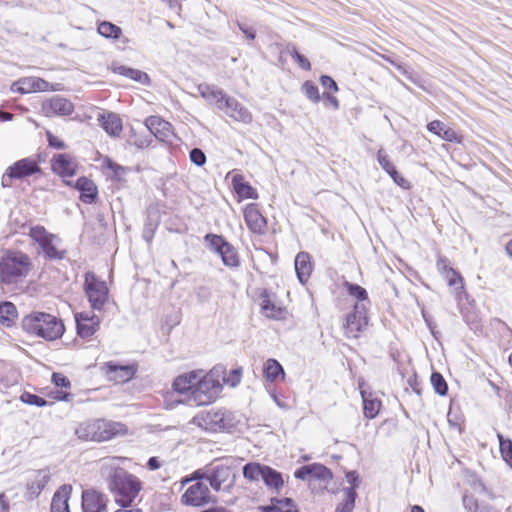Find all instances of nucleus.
I'll use <instances>...</instances> for the list:
<instances>
[{
    "mask_svg": "<svg viewBox=\"0 0 512 512\" xmlns=\"http://www.w3.org/2000/svg\"><path fill=\"white\" fill-rule=\"evenodd\" d=\"M31 267L28 255L21 251H6L0 258V281L13 284L26 277Z\"/></svg>",
    "mask_w": 512,
    "mask_h": 512,
    "instance_id": "5",
    "label": "nucleus"
},
{
    "mask_svg": "<svg viewBox=\"0 0 512 512\" xmlns=\"http://www.w3.org/2000/svg\"><path fill=\"white\" fill-rule=\"evenodd\" d=\"M345 287L347 288L349 295L357 298L359 301H361L360 303H363V301L368 300L367 291L360 285L345 282Z\"/></svg>",
    "mask_w": 512,
    "mask_h": 512,
    "instance_id": "45",
    "label": "nucleus"
},
{
    "mask_svg": "<svg viewBox=\"0 0 512 512\" xmlns=\"http://www.w3.org/2000/svg\"><path fill=\"white\" fill-rule=\"evenodd\" d=\"M287 52L303 70L309 71L311 69L309 60L304 55L300 54L294 45H288Z\"/></svg>",
    "mask_w": 512,
    "mask_h": 512,
    "instance_id": "44",
    "label": "nucleus"
},
{
    "mask_svg": "<svg viewBox=\"0 0 512 512\" xmlns=\"http://www.w3.org/2000/svg\"><path fill=\"white\" fill-rule=\"evenodd\" d=\"M234 190L241 198L257 199L258 193L248 182L244 181L243 176L235 175L232 179Z\"/></svg>",
    "mask_w": 512,
    "mask_h": 512,
    "instance_id": "30",
    "label": "nucleus"
},
{
    "mask_svg": "<svg viewBox=\"0 0 512 512\" xmlns=\"http://www.w3.org/2000/svg\"><path fill=\"white\" fill-rule=\"evenodd\" d=\"M377 159L381 168L386 172H390L394 168V165L390 162L388 155L385 154L382 149L378 151Z\"/></svg>",
    "mask_w": 512,
    "mask_h": 512,
    "instance_id": "49",
    "label": "nucleus"
},
{
    "mask_svg": "<svg viewBox=\"0 0 512 512\" xmlns=\"http://www.w3.org/2000/svg\"><path fill=\"white\" fill-rule=\"evenodd\" d=\"M463 505L469 512H478L479 505L477 499L472 495L463 496Z\"/></svg>",
    "mask_w": 512,
    "mask_h": 512,
    "instance_id": "50",
    "label": "nucleus"
},
{
    "mask_svg": "<svg viewBox=\"0 0 512 512\" xmlns=\"http://www.w3.org/2000/svg\"><path fill=\"white\" fill-rule=\"evenodd\" d=\"M192 423L208 432L229 430L235 426V417L226 409H212L193 417Z\"/></svg>",
    "mask_w": 512,
    "mask_h": 512,
    "instance_id": "6",
    "label": "nucleus"
},
{
    "mask_svg": "<svg viewBox=\"0 0 512 512\" xmlns=\"http://www.w3.org/2000/svg\"><path fill=\"white\" fill-rule=\"evenodd\" d=\"M13 179H15V178L11 175L10 171L7 169L5 174L1 178V185L3 187H10L11 186V181Z\"/></svg>",
    "mask_w": 512,
    "mask_h": 512,
    "instance_id": "60",
    "label": "nucleus"
},
{
    "mask_svg": "<svg viewBox=\"0 0 512 512\" xmlns=\"http://www.w3.org/2000/svg\"><path fill=\"white\" fill-rule=\"evenodd\" d=\"M235 473L233 469L224 464H217L209 466V481L210 487L214 491L230 492L235 484Z\"/></svg>",
    "mask_w": 512,
    "mask_h": 512,
    "instance_id": "12",
    "label": "nucleus"
},
{
    "mask_svg": "<svg viewBox=\"0 0 512 512\" xmlns=\"http://www.w3.org/2000/svg\"><path fill=\"white\" fill-rule=\"evenodd\" d=\"M431 384L435 390L436 393H438L441 396H444L447 394L448 386L443 378V376L438 372H433L431 375Z\"/></svg>",
    "mask_w": 512,
    "mask_h": 512,
    "instance_id": "43",
    "label": "nucleus"
},
{
    "mask_svg": "<svg viewBox=\"0 0 512 512\" xmlns=\"http://www.w3.org/2000/svg\"><path fill=\"white\" fill-rule=\"evenodd\" d=\"M52 381L57 387L70 388L71 386L70 380L62 373H53Z\"/></svg>",
    "mask_w": 512,
    "mask_h": 512,
    "instance_id": "51",
    "label": "nucleus"
},
{
    "mask_svg": "<svg viewBox=\"0 0 512 512\" xmlns=\"http://www.w3.org/2000/svg\"><path fill=\"white\" fill-rule=\"evenodd\" d=\"M437 266L439 270L446 273V279L450 286H455L458 283L462 284L461 276L453 268H448L444 260H439Z\"/></svg>",
    "mask_w": 512,
    "mask_h": 512,
    "instance_id": "42",
    "label": "nucleus"
},
{
    "mask_svg": "<svg viewBox=\"0 0 512 512\" xmlns=\"http://www.w3.org/2000/svg\"><path fill=\"white\" fill-rule=\"evenodd\" d=\"M21 400L24 403H27V404H30V405H36L38 407H43L47 403V401L44 398L39 397V396H37L35 394H31V393H24L21 396Z\"/></svg>",
    "mask_w": 512,
    "mask_h": 512,
    "instance_id": "47",
    "label": "nucleus"
},
{
    "mask_svg": "<svg viewBox=\"0 0 512 512\" xmlns=\"http://www.w3.org/2000/svg\"><path fill=\"white\" fill-rule=\"evenodd\" d=\"M147 467L151 471H155L161 467V463L158 457H151L147 462Z\"/></svg>",
    "mask_w": 512,
    "mask_h": 512,
    "instance_id": "59",
    "label": "nucleus"
},
{
    "mask_svg": "<svg viewBox=\"0 0 512 512\" xmlns=\"http://www.w3.org/2000/svg\"><path fill=\"white\" fill-rule=\"evenodd\" d=\"M191 479L197 482L209 481V466L198 469L191 474Z\"/></svg>",
    "mask_w": 512,
    "mask_h": 512,
    "instance_id": "52",
    "label": "nucleus"
},
{
    "mask_svg": "<svg viewBox=\"0 0 512 512\" xmlns=\"http://www.w3.org/2000/svg\"><path fill=\"white\" fill-rule=\"evenodd\" d=\"M8 170L15 179H22L39 172L40 167L36 161L24 158L9 166Z\"/></svg>",
    "mask_w": 512,
    "mask_h": 512,
    "instance_id": "23",
    "label": "nucleus"
},
{
    "mask_svg": "<svg viewBox=\"0 0 512 512\" xmlns=\"http://www.w3.org/2000/svg\"><path fill=\"white\" fill-rule=\"evenodd\" d=\"M112 70L119 75L135 80L141 84H147L149 82L148 75L138 69H133L124 65H113Z\"/></svg>",
    "mask_w": 512,
    "mask_h": 512,
    "instance_id": "32",
    "label": "nucleus"
},
{
    "mask_svg": "<svg viewBox=\"0 0 512 512\" xmlns=\"http://www.w3.org/2000/svg\"><path fill=\"white\" fill-rule=\"evenodd\" d=\"M320 82L323 87L332 90L334 92L338 91L337 83L328 75H322L320 77Z\"/></svg>",
    "mask_w": 512,
    "mask_h": 512,
    "instance_id": "53",
    "label": "nucleus"
},
{
    "mask_svg": "<svg viewBox=\"0 0 512 512\" xmlns=\"http://www.w3.org/2000/svg\"><path fill=\"white\" fill-rule=\"evenodd\" d=\"M73 111V103L59 95H55L42 103V112L47 117L68 116Z\"/></svg>",
    "mask_w": 512,
    "mask_h": 512,
    "instance_id": "16",
    "label": "nucleus"
},
{
    "mask_svg": "<svg viewBox=\"0 0 512 512\" xmlns=\"http://www.w3.org/2000/svg\"><path fill=\"white\" fill-rule=\"evenodd\" d=\"M50 472L47 469H41L33 474L30 482L27 484V490L32 497H37L50 481Z\"/></svg>",
    "mask_w": 512,
    "mask_h": 512,
    "instance_id": "27",
    "label": "nucleus"
},
{
    "mask_svg": "<svg viewBox=\"0 0 512 512\" xmlns=\"http://www.w3.org/2000/svg\"><path fill=\"white\" fill-rule=\"evenodd\" d=\"M77 333L81 338H89L99 329L100 318L95 314L79 313L75 315Z\"/></svg>",
    "mask_w": 512,
    "mask_h": 512,
    "instance_id": "18",
    "label": "nucleus"
},
{
    "mask_svg": "<svg viewBox=\"0 0 512 512\" xmlns=\"http://www.w3.org/2000/svg\"><path fill=\"white\" fill-rule=\"evenodd\" d=\"M115 512H142V509L132 505L131 507H121Z\"/></svg>",
    "mask_w": 512,
    "mask_h": 512,
    "instance_id": "63",
    "label": "nucleus"
},
{
    "mask_svg": "<svg viewBox=\"0 0 512 512\" xmlns=\"http://www.w3.org/2000/svg\"><path fill=\"white\" fill-rule=\"evenodd\" d=\"M51 512H70L68 497L64 492H56L51 501Z\"/></svg>",
    "mask_w": 512,
    "mask_h": 512,
    "instance_id": "38",
    "label": "nucleus"
},
{
    "mask_svg": "<svg viewBox=\"0 0 512 512\" xmlns=\"http://www.w3.org/2000/svg\"><path fill=\"white\" fill-rule=\"evenodd\" d=\"M302 91L308 99L317 103L320 101L319 89L310 81L304 82L302 85Z\"/></svg>",
    "mask_w": 512,
    "mask_h": 512,
    "instance_id": "46",
    "label": "nucleus"
},
{
    "mask_svg": "<svg viewBox=\"0 0 512 512\" xmlns=\"http://www.w3.org/2000/svg\"><path fill=\"white\" fill-rule=\"evenodd\" d=\"M295 271L302 284L308 281L312 272V263L307 252H299L297 254L295 258Z\"/></svg>",
    "mask_w": 512,
    "mask_h": 512,
    "instance_id": "26",
    "label": "nucleus"
},
{
    "mask_svg": "<svg viewBox=\"0 0 512 512\" xmlns=\"http://www.w3.org/2000/svg\"><path fill=\"white\" fill-rule=\"evenodd\" d=\"M238 27H239V29H240V30H241V31L246 35V37H247L248 39H251V40L255 39V37H256V32H255V30H254V29L249 28V27L245 26V25H244V24H242V23H238Z\"/></svg>",
    "mask_w": 512,
    "mask_h": 512,
    "instance_id": "57",
    "label": "nucleus"
},
{
    "mask_svg": "<svg viewBox=\"0 0 512 512\" xmlns=\"http://www.w3.org/2000/svg\"><path fill=\"white\" fill-rule=\"evenodd\" d=\"M18 312L16 306L12 302L0 303V323L10 326L17 318Z\"/></svg>",
    "mask_w": 512,
    "mask_h": 512,
    "instance_id": "35",
    "label": "nucleus"
},
{
    "mask_svg": "<svg viewBox=\"0 0 512 512\" xmlns=\"http://www.w3.org/2000/svg\"><path fill=\"white\" fill-rule=\"evenodd\" d=\"M190 159L197 166H203L206 162V156L199 148H194L190 151Z\"/></svg>",
    "mask_w": 512,
    "mask_h": 512,
    "instance_id": "48",
    "label": "nucleus"
},
{
    "mask_svg": "<svg viewBox=\"0 0 512 512\" xmlns=\"http://www.w3.org/2000/svg\"><path fill=\"white\" fill-rule=\"evenodd\" d=\"M216 502L217 497L211 493L204 482L192 484L181 496V503L186 506L202 507Z\"/></svg>",
    "mask_w": 512,
    "mask_h": 512,
    "instance_id": "11",
    "label": "nucleus"
},
{
    "mask_svg": "<svg viewBox=\"0 0 512 512\" xmlns=\"http://www.w3.org/2000/svg\"><path fill=\"white\" fill-rule=\"evenodd\" d=\"M343 491L345 494V500L337 506L335 512H352L357 493L354 488H345Z\"/></svg>",
    "mask_w": 512,
    "mask_h": 512,
    "instance_id": "39",
    "label": "nucleus"
},
{
    "mask_svg": "<svg viewBox=\"0 0 512 512\" xmlns=\"http://www.w3.org/2000/svg\"><path fill=\"white\" fill-rule=\"evenodd\" d=\"M384 60L388 61L389 63H391L393 66H395L397 68V70H399L402 74L406 75L407 74V70L404 66H402L401 64L395 62L394 60H392L390 57L386 56V55H380Z\"/></svg>",
    "mask_w": 512,
    "mask_h": 512,
    "instance_id": "61",
    "label": "nucleus"
},
{
    "mask_svg": "<svg viewBox=\"0 0 512 512\" xmlns=\"http://www.w3.org/2000/svg\"><path fill=\"white\" fill-rule=\"evenodd\" d=\"M84 290L94 310H101L108 300V287L105 281L96 277L93 272L84 275Z\"/></svg>",
    "mask_w": 512,
    "mask_h": 512,
    "instance_id": "9",
    "label": "nucleus"
},
{
    "mask_svg": "<svg viewBox=\"0 0 512 512\" xmlns=\"http://www.w3.org/2000/svg\"><path fill=\"white\" fill-rule=\"evenodd\" d=\"M135 370L131 366H109L110 378L117 382H126L134 376Z\"/></svg>",
    "mask_w": 512,
    "mask_h": 512,
    "instance_id": "36",
    "label": "nucleus"
},
{
    "mask_svg": "<svg viewBox=\"0 0 512 512\" xmlns=\"http://www.w3.org/2000/svg\"><path fill=\"white\" fill-rule=\"evenodd\" d=\"M266 465L260 463H248L243 467V476L249 481L262 479Z\"/></svg>",
    "mask_w": 512,
    "mask_h": 512,
    "instance_id": "37",
    "label": "nucleus"
},
{
    "mask_svg": "<svg viewBox=\"0 0 512 512\" xmlns=\"http://www.w3.org/2000/svg\"><path fill=\"white\" fill-rule=\"evenodd\" d=\"M367 325V306L365 303H356L353 312L346 316L344 323L346 337L357 338L366 329Z\"/></svg>",
    "mask_w": 512,
    "mask_h": 512,
    "instance_id": "14",
    "label": "nucleus"
},
{
    "mask_svg": "<svg viewBox=\"0 0 512 512\" xmlns=\"http://www.w3.org/2000/svg\"><path fill=\"white\" fill-rule=\"evenodd\" d=\"M427 130L441 139L448 142H461L460 136L450 127L446 126L442 121L433 120L427 124Z\"/></svg>",
    "mask_w": 512,
    "mask_h": 512,
    "instance_id": "25",
    "label": "nucleus"
},
{
    "mask_svg": "<svg viewBox=\"0 0 512 512\" xmlns=\"http://www.w3.org/2000/svg\"><path fill=\"white\" fill-rule=\"evenodd\" d=\"M264 472L262 480L265 485L270 489L279 491L284 485L282 474L269 466H266Z\"/></svg>",
    "mask_w": 512,
    "mask_h": 512,
    "instance_id": "33",
    "label": "nucleus"
},
{
    "mask_svg": "<svg viewBox=\"0 0 512 512\" xmlns=\"http://www.w3.org/2000/svg\"><path fill=\"white\" fill-rule=\"evenodd\" d=\"M500 452L504 461L512 468V441L500 433L497 434Z\"/></svg>",
    "mask_w": 512,
    "mask_h": 512,
    "instance_id": "40",
    "label": "nucleus"
},
{
    "mask_svg": "<svg viewBox=\"0 0 512 512\" xmlns=\"http://www.w3.org/2000/svg\"><path fill=\"white\" fill-rule=\"evenodd\" d=\"M207 247L217 253L225 266L237 268L240 265V259L237 250L222 235L208 233L204 237Z\"/></svg>",
    "mask_w": 512,
    "mask_h": 512,
    "instance_id": "8",
    "label": "nucleus"
},
{
    "mask_svg": "<svg viewBox=\"0 0 512 512\" xmlns=\"http://www.w3.org/2000/svg\"><path fill=\"white\" fill-rule=\"evenodd\" d=\"M244 220L247 227L256 234H264L267 228L266 218L261 214L258 205L248 204L244 209Z\"/></svg>",
    "mask_w": 512,
    "mask_h": 512,
    "instance_id": "17",
    "label": "nucleus"
},
{
    "mask_svg": "<svg viewBox=\"0 0 512 512\" xmlns=\"http://www.w3.org/2000/svg\"><path fill=\"white\" fill-rule=\"evenodd\" d=\"M260 299L261 312L265 317L274 320H281L285 317V309L276 302L275 297L267 290L261 293Z\"/></svg>",
    "mask_w": 512,
    "mask_h": 512,
    "instance_id": "20",
    "label": "nucleus"
},
{
    "mask_svg": "<svg viewBox=\"0 0 512 512\" xmlns=\"http://www.w3.org/2000/svg\"><path fill=\"white\" fill-rule=\"evenodd\" d=\"M29 236L40 245L47 258L62 259L64 257V251L58 250L54 242L58 238L49 233L43 226L31 227Z\"/></svg>",
    "mask_w": 512,
    "mask_h": 512,
    "instance_id": "13",
    "label": "nucleus"
},
{
    "mask_svg": "<svg viewBox=\"0 0 512 512\" xmlns=\"http://www.w3.org/2000/svg\"><path fill=\"white\" fill-rule=\"evenodd\" d=\"M51 168L61 177H71L76 173V160L69 154H57L51 160Z\"/></svg>",
    "mask_w": 512,
    "mask_h": 512,
    "instance_id": "19",
    "label": "nucleus"
},
{
    "mask_svg": "<svg viewBox=\"0 0 512 512\" xmlns=\"http://www.w3.org/2000/svg\"><path fill=\"white\" fill-rule=\"evenodd\" d=\"M294 476L297 479L307 481L310 485H313L314 482H318L321 488L324 489L333 478L331 470L319 463L304 465L298 468L294 472Z\"/></svg>",
    "mask_w": 512,
    "mask_h": 512,
    "instance_id": "10",
    "label": "nucleus"
},
{
    "mask_svg": "<svg viewBox=\"0 0 512 512\" xmlns=\"http://www.w3.org/2000/svg\"><path fill=\"white\" fill-rule=\"evenodd\" d=\"M50 88V84L42 78L38 77H25L19 79L11 86L12 91L19 92L21 94H27L31 92L47 91Z\"/></svg>",
    "mask_w": 512,
    "mask_h": 512,
    "instance_id": "21",
    "label": "nucleus"
},
{
    "mask_svg": "<svg viewBox=\"0 0 512 512\" xmlns=\"http://www.w3.org/2000/svg\"><path fill=\"white\" fill-rule=\"evenodd\" d=\"M263 373L267 381L274 382L279 376L284 378L282 365L275 359H268L263 366Z\"/></svg>",
    "mask_w": 512,
    "mask_h": 512,
    "instance_id": "34",
    "label": "nucleus"
},
{
    "mask_svg": "<svg viewBox=\"0 0 512 512\" xmlns=\"http://www.w3.org/2000/svg\"><path fill=\"white\" fill-rule=\"evenodd\" d=\"M327 100L334 106L335 109H338L339 107V101L336 97L332 96L331 94H325Z\"/></svg>",
    "mask_w": 512,
    "mask_h": 512,
    "instance_id": "64",
    "label": "nucleus"
},
{
    "mask_svg": "<svg viewBox=\"0 0 512 512\" xmlns=\"http://www.w3.org/2000/svg\"><path fill=\"white\" fill-rule=\"evenodd\" d=\"M75 188L81 193V201L87 204L93 203L98 195L97 186L87 177L78 178L75 183Z\"/></svg>",
    "mask_w": 512,
    "mask_h": 512,
    "instance_id": "24",
    "label": "nucleus"
},
{
    "mask_svg": "<svg viewBox=\"0 0 512 512\" xmlns=\"http://www.w3.org/2000/svg\"><path fill=\"white\" fill-rule=\"evenodd\" d=\"M263 512H291V511H290V509L283 510L279 506L272 505V506L263 507Z\"/></svg>",
    "mask_w": 512,
    "mask_h": 512,
    "instance_id": "62",
    "label": "nucleus"
},
{
    "mask_svg": "<svg viewBox=\"0 0 512 512\" xmlns=\"http://www.w3.org/2000/svg\"><path fill=\"white\" fill-rule=\"evenodd\" d=\"M199 379V371H191L189 373L179 375L173 382V389L181 394L193 391Z\"/></svg>",
    "mask_w": 512,
    "mask_h": 512,
    "instance_id": "28",
    "label": "nucleus"
},
{
    "mask_svg": "<svg viewBox=\"0 0 512 512\" xmlns=\"http://www.w3.org/2000/svg\"><path fill=\"white\" fill-rule=\"evenodd\" d=\"M22 327L27 333L53 341L60 338L65 327L61 319L45 312H32L22 319Z\"/></svg>",
    "mask_w": 512,
    "mask_h": 512,
    "instance_id": "3",
    "label": "nucleus"
},
{
    "mask_svg": "<svg viewBox=\"0 0 512 512\" xmlns=\"http://www.w3.org/2000/svg\"><path fill=\"white\" fill-rule=\"evenodd\" d=\"M347 481L352 485L351 488L356 489L358 487V475L355 471H350L346 474Z\"/></svg>",
    "mask_w": 512,
    "mask_h": 512,
    "instance_id": "58",
    "label": "nucleus"
},
{
    "mask_svg": "<svg viewBox=\"0 0 512 512\" xmlns=\"http://www.w3.org/2000/svg\"><path fill=\"white\" fill-rule=\"evenodd\" d=\"M221 389L222 385L214 377L213 371L206 375H202V371H199V379L192 391V399L197 405H207L217 398Z\"/></svg>",
    "mask_w": 512,
    "mask_h": 512,
    "instance_id": "7",
    "label": "nucleus"
},
{
    "mask_svg": "<svg viewBox=\"0 0 512 512\" xmlns=\"http://www.w3.org/2000/svg\"><path fill=\"white\" fill-rule=\"evenodd\" d=\"M98 32L100 35L106 38L118 39L122 33V30L117 25L104 21L99 24Z\"/></svg>",
    "mask_w": 512,
    "mask_h": 512,
    "instance_id": "41",
    "label": "nucleus"
},
{
    "mask_svg": "<svg viewBox=\"0 0 512 512\" xmlns=\"http://www.w3.org/2000/svg\"><path fill=\"white\" fill-rule=\"evenodd\" d=\"M146 127L160 141H168L173 135L171 124L158 116L146 119Z\"/></svg>",
    "mask_w": 512,
    "mask_h": 512,
    "instance_id": "22",
    "label": "nucleus"
},
{
    "mask_svg": "<svg viewBox=\"0 0 512 512\" xmlns=\"http://www.w3.org/2000/svg\"><path fill=\"white\" fill-rule=\"evenodd\" d=\"M393 181L400 187L404 188V189H409L410 188V183L408 180H406L403 176H401L399 173H396L395 175H393L392 177Z\"/></svg>",
    "mask_w": 512,
    "mask_h": 512,
    "instance_id": "56",
    "label": "nucleus"
},
{
    "mask_svg": "<svg viewBox=\"0 0 512 512\" xmlns=\"http://www.w3.org/2000/svg\"><path fill=\"white\" fill-rule=\"evenodd\" d=\"M231 386H236L240 383L241 380V372L238 369L232 370L230 376L227 379H224Z\"/></svg>",
    "mask_w": 512,
    "mask_h": 512,
    "instance_id": "55",
    "label": "nucleus"
},
{
    "mask_svg": "<svg viewBox=\"0 0 512 512\" xmlns=\"http://www.w3.org/2000/svg\"><path fill=\"white\" fill-rule=\"evenodd\" d=\"M359 388L363 400V413L365 417L374 419L380 411L381 401L373 398L371 393H367L361 384H359Z\"/></svg>",
    "mask_w": 512,
    "mask_h": 512,
    "instance_id": "29",
    "label": "nucleus"
},
{
    "mask_svg": "<svg viewBox=\"0 0 512 512\" xmlns=\"http://www.w3.org/2000/svg\"><path fill=\"white\" fill-rule=\"evenodd\" d=\"M127 432L128 429L123 423L104 419L87 420L75 428V435L84 441H107Z\"/></svg>",
    "mask_w": 512,
    "mask_h": 512,
    "instance_id": "4",
    "label": "nucleus"
},
{
    "mask_svg": "<svg viewBox=\"0 0 512 512\" xmlns=\"http://www.w3.org/2000/svg\"><path fill=\"white\" fill-rule=\"evenodd\" d=\"M47 140L51 147L57 149H64L66 147L65 143L58 137L54 136L51 132H47Z\"/></svg>",
    "mask_w": 512,
    "mask_h": 512,
    "instance_id": "54",
    "label": "nucleus"
},
{
    "mask_svg": "<svg viewBox=\"0 0 512 512\" xmlns=\"http://www.w3.org/2000/svg\"><path fill=\"white\" fill-rule=\"evenodd\" d=\"M102 128L110 136H119L122 131V121L117 114L109 113L107 116H102L101 119Z\"/></svg>",
    "mask_w": 512,
    "mask_h": 512,
    "instance_id": "31",
    "label": "nucleus"
},
{
    "mask_svg": "<svg viewBox=\"0 0 512 512\" xmlns=\"http://www.w3.org/2000/svg\"><path fill=\"white\" fill-rule=\"evenodd\" d=\"M198 92L210 104L223 111L227 116L235 121L249 124L252 121L251 112L238 100L227 95L222 89L214 85L199 84Z\"/></svg>",
    "mask_w": 512,
    "mask_h": 512,
    "instance_id": "2",
    "label": "nucleus"
},
{
    "mask_svg": "<svg viewBox=\"0 0 512 512\" xmlns=\"http://www.w3.org/2000/svg\"><path fill=\"white\" fill-rule=\"evenodd\" d=\"M108 496L95 489H86L82 492L83 512H107Z\"/></svg>",
    "mask_w": 512,
    "mask_h": 512,
    "instance_id": "15",
    "label": "nucleus"
},
{
    "mask_svg": "<svg viewBox=\"0 0 512 512\" xmlns=\"http://www.w3.org/2000/svg\"><path fill=\"white\" fill-rule=\"evenodd\" d=\"M122 458L110 457L101 460L100 474L120 507H131L143 488L141 480L120 466Z\"/></svg>",
    "mask_w": 512,
    "mask_h": 512,
    "instance_id": "1",
    "label": "nucleus"
}]
</instances>
